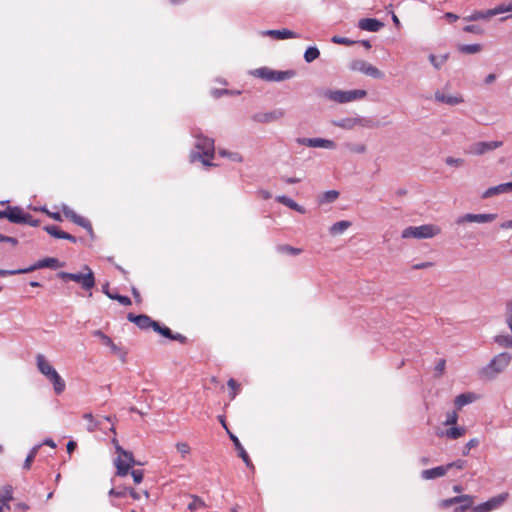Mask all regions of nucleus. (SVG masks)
Wrapping results in <instances>:
<instances>
[{"mask_svg":"<svg viewBox=\"0 0 512 512\" xmlns=\"http://www.w3.org/2000/svg\"><path fill=\"white\" fill-rule=\"evenodd\" d=\"M36 363H37V367H38V370L47 378L49 379L53 374L54 372H57L55 370V368L50 365L45 356L42 355V354H38L36 356Z\"/></svg>","mask_w":512,"mask_h":512,"instance_id":"aec40b11","label":"nucleus"},{"mask_svg":"<svg viewBox=\"0 0 512 512\" xmlns=\"http://www.w3.org/2000/svg\"><path fill=\"white\" fill-rule=\"evenodd\" d=\"M446 466H438L431 469H426L421 472V477L425 480H431L439 477H443L447 473Z\"/></svg>","mask_w":512,"mask_h":512,"instance_id":"5701e85b","label":"nucleus"},{"mask_svg":"<svg viewBox=\"0 0 512 512\" xmlns=\"http://www.w3.org/2000/svg\"><path fill=\"white\" fill-rule=\"evenodd\" d=\"M278 251L279 252H282V253H288V254H291V255H298L301 253V249L299 248H294L290 245H280L278 246Z\"/></svg>","mask_w":512,"mask_h":512,"instance_id":"8fccbe9b","label":"nucleus"},{"mask_svg":"<svg viewBox=\"0 0 512 512\" xmlns=\"http://www.w3.org/2000/svg\"><path fill=\"white\" fill-rule=\"evenodd\" d=\"M92 334L101 341L102 345L109 347L111 352L118 356L122 362H126L127 351L123 347L116 345L113 340L101 330H94Z\"/></svg>","mask_w":512,"mask_h":512,"instance_id":"6e6552de","label":"nucleus"},{"mask_svg":"<svg viewBox=\"0 0 512 512\" xmlns=\"http://www.w3.org/2000/svg\"><path fill=\"white\" fill-rule=\"evenodd\" d=\"M474 503V497L470 495V501L469 502H459L460 506L456 507L454 509V512H465L470 508H473Z\"/></svg>","mask_w":512,"mask_h":512,"instance_id":"3c124183","label":"nucleus"},{"mask_svg":"<svg viewBox=\"0 0 512 512\" xmlns=\"http://www.w3.org/2000/svg\"><path fill=\"white\" fill-rule=\"evenodd\" d=\"M13 499V487L5 485L0 489V512H3V506L9 507V501Z\"/></svg>","mask_w":512,"mask_h":512,"instance_id":"a878e982","label":"nucleus"},{"mask_svg":"<svg viewBox=\"0 0 512 512\" xmlns=\"http://www.w3.org/2000/svg\"><path fill=\"white\" fill-rule=\"evenodd\" d=\"M24 273H27L26 268H24V269H17V270H4V269H0V276L1 277H5V276H9V275L24 274Z\"/></svg>","mask_w":512,"mask_h":512,"instance_id":"680f3d73","label":"nucleus"},{"mask_svg":"<svg viewBox=\"0 0 512 512\" xmlns=\"http://www.w3.org/2000/svg\"><path fill=\"white\" fill-rule=\"evenodd\" d=\"M276 201L278 203H281V204L289 207L292 210L299 212L300 214H304L306 212V209L303 206L299 205L293 199H291L285 195L277 196Z\"/></svg>","mask_w":512,"mask_h":512,"instance_id":"393cba45","label":"nucleus"},{"mask_svg":"<svg viewBox=\"0 0 512 512\" xmlns=\"http://www.w3.org/2000/svg\"><path fill=\"white\" fill-rule=\"evenodd\" d=\"M466 433V428L464 427H451L446 430L445 435L449 439H458L462 437Z\"/></svg>","mask_w":512,"mask_h":512,"instance_id":"c9c22d12","label":"nucleus"},{"mask_svg":"<svg viewBox=\"0 0 512 512\" xmlns=\"http://www.w3.org/2000/svg\"><path fill=\"white\" fill-rule=\"evenodd\" d=\"M297 142L301 145H305L312 148H335V143L333 141L323 138H298Z\"/></svg>","mask_w":512,"mask_h":512,"instance_id":"4468645a","label":"nucleus"},{"mask_svg":"<svg viewBox=\"0 0 512 512\" xmlns=\"http://www.w3.org/2000/svg\"><path fill=\"white\" fill-rule=\"evenodd\" d=\"M228 434H229V437L232 440L236 450L238 451L239 457L242 458V460L244 461V463L246 464L247 467L254 468V466H253V464H252V462H251L247 452L243 448V446H242L241 442L239 441L238 437L235 436L230 431H228Z\"/></svg>","mask_w":512,"mask_h":512,"instance_id":"412c9836","label":"nucleus"},{"mask_svg":"<svg viewBox=\"0 0 512 512\" xmlns=\"http://www.w3.org/2000/svg\"><path fill=\"white\" fill-rule=\"evenodd\" d=\"M191 135L196 140L194 145L196 151L191 152L190 161L199 160L204 166H214L210 161L215 155L214 139L205 136L199 128H192Z\"/></svg>","mask_w":512,"mask_h":512,"instance_id":"f257e3e1","label":"nucleus"},{"mask_svg":"<svg viewBox=\"0 0 512 512\" xmlns=\"http://www.w3.org/2000/svg\"><path fill=\"white\" fill-rule=\"evenodd\" d=\"M506 12H512L510 3L508 5L500 4L497 5L495 8L488 10V14H490L491 17Z\"/></svg>","mask_w":512,"mask_h":512,"instance_id":"a18cd8bd","label":"nucleus"},{"mask_svg":"<svg viewBox=\"0 0 512 512\" xmlns=\"http://www.w3.org/2000/svg\"><path fill=\"white\" fill-rule=\"evenodd\" d=\"M257 78H261L268 82H280L295 77V70L278 71L269 67H260L251 72Z\"/></svg>","mask_w":512,"mask_h":512,"instance_id":"423d86ee","label":"nucleus"},{"mask_svg":"<svg viewBox=\"0 0 512 512\" xmlns=\"http://www.w3.org/2000/svg\"><path fill=\"white\" fill-rule=\"evenodd\" d=\"M361 30L369 32H378L384 27V23L375 18H362L358 22Z\"/></svg>","mask_w":512,"mask_h":512,"instance_id":"f3484780","label":"nucleus"},{"mask_svg":"<svg viewBox=\"0 0 512 512\" xmlns=\"http://www.w3.org/2000/svg\"><path fill=\"white\" fill-rule=\"evenodd\" d=\"M458 420V414L456 411L448 412L446 415V420L444 422V425H455Z\"/></svg>","mask_w":512,"mask_h":512,"instance_id":"864d4df0","label":"nucleus"},{"mask_svg":"<svg viewBox=\"0 0 512 512\" xmlns=\"http://www.w3.org/2000/svg\"><path fill=\"white\" fill-rule=\"evenodd\" d=\"M0 242H7L12 244L13 246H16L18 244V240L16 238L5 236L3 234H0Z\"/></svg>","mask_w":512,"mask_h":512,"instance_id":"338daca9","label":"nucleus"},{"mask_svg":"<svg viewBox=\"0 0 512 512\" xmlns=\"http://www.w3.org/2000/svg\"><path fill=\"white\" fill-rule=\"evenodd\" d=\"M264 35H269L275 39L278 40H284V39H290V38H298V34L288 30V29H281V30H267L263 32Z\"/></svg>","mask_w":512,"mask_h":512,"instance_id":"b1692460","label":"nucleus"},{"mask_svg":"<svg viewBox=\"0 0 512 512\" xmlns=\"http://www.w3.org/2000/svg\"><path fill=\"white\" fill-rule=\"evenodd\" d=\"M219 155L221 157L228 158V159H230L233 162H242L243 161L242 155L240 153H238V152H231V151H228L226 149H220L219 150Z\"/></svg>","mask_w":512,"mask_h":512,"instance_id":"4c0bfd02","label":"nucleus"},{"mask_svg":"<svg viewBox=\"0 0 512 512\" xmlns=\"http://www.w3.org/2000/svg\"><path fill=\"white\" fill-rule=\"evenodd\" d=\"M27 213L24 212V210L21 207L13 206L8 207V215L7 219L15 224H22L25 221H27V218L25 217Z\"/></svg>","mask_w":512,"mask_h":512,"instance_id":"a211bd4d","label":"nucleus"},{"mask_svg":"<svg viewBox=\"0 0 512 512\" xmlns=\"http://www.w3.org/2000/svg\"><path fill=\"white\" fill-rule=\"evenodd\" d=\"M131 475L133 477L134 483H136V484L141 483L143 480V477H144L143 470H139V469L132 470Z\"/></svg>","mask_w":512,"mask_h":512,"instance_id":"e2e57ef3","label":"nucleus"},{"mask_svg":"<svg viewBox=\"0 0 512 512\" xmlns=\"http://www.w3.org/2000/svg\"><path fill=\"white\" fill-rule=\"evenodd\" d=\"M433 266H434L433 262H422V263L414 264L412 266V269H414V270L427 269V268H431Z\"/></svg>","mask_w":512,"mask_h":512,"instance_id":"774afa93","label":"nucleus"},{"mask_svg":"<svg viewBox=\"0 0 512 512\" xmlns=\"http://www.w3.org/2000/svg\"><path fill=\"white\" fill-rule=\"evenodd\" d=\"M74 223L83 227L91 237L94 236L93 228L89 220L79 215Z\"/></svg>","mask_w":512,"mask_h":512,"instance_id":"79ce46f5","label":"nucleus"},{"mask_svg":"<svg viewBox=\"0 0 512 512\" xmlns=\"http://www.w3.org/2000/svg\"><path fill=\"white\" fill-rule=\"evenodd\" d=\"M191 498H192V501L188 504V509L191 512H194V511L198 510L199 508L206 507L205 502L200 497H198L196 495H192Z\"/></svg>","mask_w":512,"mask_h":512,"instance_id":"a19ab883","label":"nucleus"},{"mask_svg":"<svg viewBox=\"0 0 512 512\" xmlns=\"http://www.w3.org/2000/svg\"><path fill=\"white\" fill-rule=\"evenodd\" d=\"M127 319L143 330L149 328L153 329L156 323V321H154L151 317L145 314L135 315L133 313H128Z\"/></svg>","mask_w":512,"mask_h":512,"instance_id":"2eb2a0df","label":"nucleus"},{"mask_svg":"<svg viewBox=\"0 0 512 512\" xmlns=\"http://www.w3.org/2000/svg\"><path fill=\"white\" fill-rule=\"evenodd\" d=\"M63 214L66 218L71 220L73 223L76 221L77 217L79 216L75 211L70 209L69 207H63Z\"/></svg>","mask_w":512,"mask_h":512,"instance_id":"bf43d9fd","label":"nucleus"},{"mask_svg":"<svg viewBox=\"0 0 512 512\" xmlns=\"http://www.w3.org/2000/svg\"><path fill=\"white\" fill-rule=\"evenodd\" d=\"M470 501V495L464 494L460 496H456L449 499H444L440 502L439 506L441 508H448L454 504H458L459 502H469Z\"/></svg>","mask_w":512,"mask_h":512,"instance_id":"c756f323","label":"nucleus"},{"mask_svg":"<svg viewBox=\"0 0 512 512\" xmlns=\"http://www.w3.org/2000/svg\"><path fill=\"white\" fill-rule=\"evenodd\" d=\"M355 125L367 128H374L378 126V123H376L372 118L354 117V126Z\"/></svg>","mask_w":512,"mask_h":512,"instance_id":"473e14b6","label":"nucleus"},{"mask_svg":"<svg viewBox=\"0 0 512 512\" xmlns=\"http://www.w3.org/2000/svg\"><path fill=\"white\" fill-rule=\"evenodd\" d=\"M320 55L319 49L316 46H310L304 53V59L307 63H311L316 60Z\"/></svg>","mask_w":512,"mask_h":512,"instance_id":"e433bc0d","label":"nucleus"},{"mask_svg":"<svg viewBox=\"0 0 512 512\" xmlns=\"http://www.w3.org/2000/svg\"><path fill=\"white\" fill-rule=\"evenodd\" d=\"M354 70L360 71L363 74L374 79H381L384 76V74L377 67L373 66L372 64L364 60L354 61Z\"/></svg>","mask_w":512,"mask_h":512,"instance_id":"ddd939ff","label":"nucleus"},{"mask_svg":"<svg viewBox=\"0 0 512 512\" xmlns=\"http://www.w3.org/2000/svg\"><path fill=\"white\" fill-rule=\"evenodd\" d=\"M512 355L509 352H501L491 359V361L479 371L481 378L493 380L499 374L504 372L510 365Z\"/></svg>","mask_w":512,"mask_h":512,"instance_id":"f03ea898","label":"nucleus"},{"mask_svg":"<svg viewBox=\"0 0 512 512\" xmlns=\"http://www.w3.org/2000/svg\"><path fill=\"white\" fill-rule=\"evenodd\" d=\"M62 266H63V263H61L57 258L49 257V258H44V259L37 261L35 264L26 268V270H27V273H29V272H32L34 270L41 269V268L57 269Z\"/></svg>","mask_w":512,"mask_h":512,"instance_id":"dca6fc26","label":"nucleus"},{"mask_svg":"<svg viewBox=\"0 0 512 512\" xmlns=\"http://www.w3.org/2000/svg\"><path fill=\"white\" fill-rule=\"evenodd\" d=\"M497 218V214H472L467 213L456 220L457 224L463 223H490L493 222Z\"/></svg>","mask_w":512,"mask_h":512,"instance_id":"f8f14e48","label":"nucleus"},{"mask_svg":"<svg viewBox=\"0 0 512 512\" xmlns=\"http://www.w3.org/2000/svg\"><path fill=\"white\" fill-rule=\"evenodd\" d=\"M331 41L335 44H343V45H347V46L352 45V39H350L348 37L333 36Z\"/></svg>","mask_w":512,"mask_h":512,"instance_id":"6e6d98bb","label":"nucleus"},{"mask_svg":"<svg viewBox=\"0 0 512 512\" xmlns=\"http://www.w3.org/2000/svg\"><path fill=\"white\" fill-rule=\"evenodd\" d=\"M128 490H129V488H127L125 486H123V487L120 486V487H117V488L110 489L108 494H109V496L123 498V497H125L127 495Z\"/></svg>","mask_w":512,"mask_h":512,"instance_id":"de8ad7c7","label":"nucleus"},{"mask_svg":"<svg viewBox=\"0 0 512 512\" xmlns=\"http://www.w3.org/2000/svg\"><path fill=\"white\" fill-rule=\"evenodd\" d=\"M338 197L339 192L337 190H329L318 195L317 202L319 205L330 204L336 201Z\"/></svg>","mask_w":512,"mask_h":512,"instance_id":"bb28decb","label":"nucleus"},{"mask_svg":"<svg viewBox=\"0 0 512 512\" xmlns=\"http://www.w3.org/2000/svg\"><path fill=\"white\" fill-rule=\"evenodd\" d=\"M83 418L88 421L87 430L89 432H94L100 428V422L95 420L91 413H85Z\"/></svg>","mask_w":512,"mask_h":512,"instance_id":"58836bf2","label":"nucleus"},{"mask_svg":"<svg viewBox=\"0 0 512 512\" xmlns=\"http://www.w3.org/2000/svg\"><path fill=\"white\" fill-rule=\"evenodd\" d=\"M112 442L115 445L116 452L118 453L117 458L114 460L116 476L124 477L135 464L134 456L132 452L124 450L116 439H113Z\"/></svg>","mask_w":512,"mask_h":512,"instance_id":"7ed1b4c3","label":"nucleus"},{"mask_svg":"<svg viewBox=\"0 0 512 512\" xmlns=\"http://www.w3.org/2000/svg\"><path fill=\"white\" fill-rule=\"evenodd\" d=\"M491 15L488 14V10L486 11H474L471 15L464 17L466 21H477L482 19H489Z\"/></svg>","mask_w":512,"mask_h":512,"instance_id":"ea45409f","label":"nucleus"},{"mask_svg":"<svg viewBox=\"0 0 512 512\" xmlns=\"http://www.w3.org/2000/svg\"><path fill=\"white\" fill-rule=\"evenodd\" d=\"M27 221H25L23 224H28L32 227H37L40 224V221L38 219H34L31 214L27 213L26 216Z\"/></svg>","mask_w":512,"mask_h":512,"instance_id":"69168bd1","label":"nucleus"},{"mask_svg":"<svg viewBox=\"0 0 512 512\" xmlns=\"http://www.w3.org/2000/svg\"><path fill=\"white\" fill-rule=\"evenodd\" d=\"M503 145L502 141H491V142H485L480 141L473 143L469 147V153L473 155H483L488 151L495 150Z\"/></svg>","mask_w":512,"mask_h":512,"instance_id":"9b49d317","label":"nucleus"},{"mask_svg":"<svg viewBox=\"0 0 512 512\" xmlns=\"http://www.w3.org/2000/svg\"><path fill=\"white\" fill-rule=\"evenodd\" d=\"M445 163L449 166L461 167L464 165L465 160L462 158H454V157L449 156V157H446Z\"/></svg>","mask_w":512,"mask_h":512,"instance_id":"603ef678","label":"nucleus"},{"mask_svg":"<svg viewBox=\"0 0 512 512\" xmlns=\"http://www.w3.org/2000/svg\"><path fill=\"white\" fill-rule=\"evenodd\" d=\"M474 400H475V394L462 393L455 398L454 404L457 409H461L463 406L473 402Z\"/></svg>","mask_w":512,"mask_h":512,"instance_id":"c85d7f7f","label":"nucleus"},{"mask_svg":"<svg viewBox=\"0 0 512 512\" xmlns=\"http://www.w3.org/2000/svg\"><path fill=\"white\" fill-rule=\"evenodd\" d=\"M458 50L463 54H475L482 50L480 44H463L458 46Z\"/></svg>","mask_w":512,"mask_h":512,"instance_id":"2f4dec72","label":"nucleus"},{"mask_svg":"<svg viewBox=\"0 0 512 512\" xmlns=\"http://www.w3.org/2000/svg\"><path fill=\"white\" fill-rule=\"evenodd\" d=\"M465 32L473 33L477 35H481L484 33V30L479 25H467L463 28Z\"/></svg>","mask_w":512,"mask_h":512,"instance_id":"5fc2aeb1","label":"nucleus"},{"mask_svg":"<svg viewBox=\"0 0 512 512\" xmlns=\"http://www.w3.org/2000/svg\"><path fill=\"white\" fill-rule=\"evenodd\" d=\"M441 233L440 227L433 224H425L421 226H410L402 231V238L428 239L433 238Z\"/></svg>","mask_w":512,"mask_h":512,"instance_id":"20e7f679","label":"nucleus"},{"mask_svg":"<svg viewBox=\"0 0 512 512\" xmlns=\"http://www.w3.org/2000/svg\"><path fill=\"white\" fill-rule=\"evenodd\" d=\"M445 367H446V361L444 359H440L435 366V371H436L438 377H440L444 373Z\"/></svg>","mask_w":512,"mask_h":512,"instance_id":"0e129e2a","label":"nucleus"},{"mask_svg":"<svg viewBox=\"0 0 512 512\" xmlns=\"http://www.w3.org/2000/svg\"><path fill=\"white\" fill-rule=\"evenodd\" d=\"M494 342L503 348H512V336L510 335H496Z\"/></svg>","mask_w":512,"mask_h":512,"instance_id":"f704fd0d","label":"nucleus"},{"mask_svg":"<svg viewBox=\"0 0 512 512\" xmlns=\"http://www.w3.org/2000/svg\"><path fill=\"white\" fill-rule=\"evenodd\" d=\"M435 100L438 102H441V103H445L450 106L458 105L464 101L462 96H460V95H457V96L446 95L440 91L435 92Z\"/></svg>","mask_w":512,"mask_h":512,"instance_id":"4be33fe9","label":"nucleus"},{"mask_svg":"<svg viewBox=\"0 0 512 512\" xmlns=\"http://www.w3.org/2000/svg\"><path fill=\"white\" fill-rule=\"evenodd\" d=\"M285 111L281 108L269 112H258L252 115V120L257 123H270L283 118Z\"/></svg>","mask_w":512,"mask_h":512,"instance_id":"9d476101","label":"nucleus"},{"mask_svg":"<svg viewBox=\"0 0 512 512\" xmlns=\"http://www.w3.org/2000/svg\"><path fill=\"white\" fill-rule=\"evenodd\" d=\"M87 273H69L61 271L57 274L64 281H74L81 285L84 290H91L95 286V276L93 271L88 267H84Z\"/></svg>","mask_w":512,"mask_h":512,"instance_id":"39448f33","label":"nucleus"},{"mask_svg":"<svg viewBox=\"0 0 512 512\" xmlns=\"http://www.w3.org/2000/svg\"><path fill=\"white\" fill-rule=\"evenodd\" d=\"M52 384L54 388V392L56 394H61L65 390V381L64 379L58 374V372H54V374L48 379Z\"/></svg>","mask_w":512,"mask_h":512,"instance_id":"cd10ccee","label":"nucleus"},{"mask_svg":"<svg viewBox=\"0 0 512 512\" xmlns=\"http://www.w3.org/2000/svg\"><path fill=\"white\" fill-rule=\"evenodd\" d=\"M44 230L51 236L55 237V238H58V239H62L63 238V234L65 233V231H62L59 227L55 226V225H47L44 227Z\"/></svg>","mask_w":512,"mask_h":512,"instance_id":"c03bdc74","label":"nucleus"},{"mask_svg":"<svg viewBox=\"0 0 512 512\" xmlns=\"http://www.w3.org/2000/svg\"><path fill=\"white\" fill-rule=\"evenodd\" d=\"M107 297L112 299V300H116L118 301L120 304L124 305V306H129L131 305V299L128 297V296H124V295H120V294H117V293H107Z\"/></svg>","mask_w":512,"mask_h":512,"instance_id":"37998d69","label":"nucleus"},{"mask_svg":"<svg viewBox=\"0 0 512 512\" xmlns=\"http://www.w3.org/2000/svg\"><path fill=\"white\" fill-rule=\"evenodd\" d=\"M351 226V222L347 220H342L339 222L334 223L329 231L332 235H339L343 233L345 230H347Z\"/></svg>","mask_w":512,"mask_h":512,"instance_id":"7c9ffc66","label":"nucleus"},{"mask_svg":"<svg viewBox=\"0 0 512 512\" xmlns=\"http://www.w3.org/2000/svg\"><path fill=\"white\" fill-rule=\"evenodd\" d=\"M507 492L490 498L488 501L481 503L472 508V512H490L499 508L508 498Z\"/></svg>","mask_w":512,"mask_h":512,"instance_id":"1a4fd4ad","label":"nucleus"},{"mask_svg":"<svg viewBox=\"0 0 512 512\" xmlns=\"http://www.w3.org/2000/svg\"><path fill=\"white\" fill-rule=\"evenodd\" d=\"M153 330L168 339L172 338L173 332L171 331V329L166 326H161L157 321L155 323Z\"/></svg>","mask_w":512,"mask_h":512,"instance_id":"49530a36","label":"nucleus"},{"mask_svg":"<svg viewBox=\"0 0 512 512\" xmlns=\"http://www.w3.org/2000/svg\"><path fill=\"white\" fill-rule=\"evenodd\" d=\"M42 444H38V445H35L31 450L30 452L28 453L25 461H24V464H23V468L25 470H29L31 468V464L32 462L34 461L40 447H41Z\"/></svg>","mask_w":512,"mask_h":512,"instance_id":"72a5a7b5","label":"nucleus"},{"mask_svg":"<svg viewBox=\"0 0 512 512\" xmlns=\"http://www.w3.org/2000/svg\"><path fill=\"white\" fill-rule=\"evenodd\" d=\"M318 95L329 101L345 104L352 101V90H334V89H322L318 92Z\"/></svg>","mask_w":512,"mask_h":512,"instance_id":"0eeeda50","label":"nucleus"},{"mask_svg":"<svg viewBox=\"0 0 512 512\" xmlns=\"http://www.w3.org/2000/svg\"><path fill=\"white\" fill-rule=\"evenodd\" d=\"M512 192V182L502 183L497 186L488 188L483 194L482 198L487 199L502 193Z\"/></svg>","mask_w":512,"mask_h":512,"instance_id":"6ab92c4d","label":"nucleus"},{"mask_svg":"<svg viewBox=\"0 0 512 512\" xmlns=\"http://www.w3.org/2000/svg\"><path fill=\"white\" fill-rule=\"evenodd\" d=\"M176 449L182 457H185V455L190 452V446L186 442H178L176 444Z\"/></svg>","mask_w":512,"mask_h":512,"instance_id":"4d7b16f0","label":"nucleus"},{"mask_svg":"<svg viewBox=\"0 0 512 512\" xmlns=\"http://www.w3.org/2000/svg\"><path fill=\"white\" fill-rule=\"evenodd\" d=\"M447 59H448V54L442 55V56L440 57V60H438V58H437L435 55H433V54H431V55L429 56V60H430L431 64H432L436 69H440V67L442 66V64H443V63H445V62L447 61Z\"/></svg>","mask_w":512,"mask_h":512,"instance_id":"09e8293b","label":"nucleus"},{"mask_svg":"<svg viewBox=\"0 0 512 512\" xmlns=\"http://www.w3.org/2000/svg\"><path fill=\"white\" fill-rule=\"evenodd\" d=\"M478 444H479V440H478V439H476V438H473V439L469 440V441L467 442V444L465 445V447H464V449H463V451H462V454H463L464 456L468 455V454H469V451H470L472 448H474V447L478 446Z\"/></svg>","mask_w":512,"mask_h":512,"instance_id":"13d9d810","label":"nucleus"},{"mask_svg":"<svg viewBox=\"0 0 512 512\" xmlns=\"http://www.w3.org/2000/svg\"><path fill=\"white\" fill-rule=\"evenodd\" d=\"M467 462L465 460H462V459H458L454 462H451V463H448L446 466L447 468V471L450 470L451 468H457V469H463L465 468Z\"/></svg>","mask_w":512,"mask_h":512,"instance_id":"052dcab7","label":"nucleus"}]
</instances>
